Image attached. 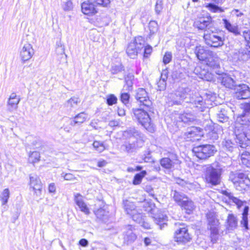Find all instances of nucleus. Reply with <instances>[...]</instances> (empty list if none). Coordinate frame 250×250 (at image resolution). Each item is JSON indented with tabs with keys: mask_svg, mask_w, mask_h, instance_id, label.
I'll list each match as a JSON object with an SVG mask.
<instances>
[{
	"mask_svg": "<svg viewBox=\"0 0 250 250\" xmlns=\"http://www.w3.org/2000/svg\"><path fill=\"white\" fill-rule=\"evenodd\" d=\"M9 197V190L8 188H5L3 190L1 194L0 195V200L2 202V205H5L7 203Z\"/></svg>",
	"mask_w": 250,
	"mask_h": 250,
	"instance_id": "nucleus-46",
	"label": "nucleus"
},
{
	"mask_svg": "<svg viewBox=\"0 0 250 250\" xmlns=\"http://www.w3.org/2000/svg\"><path fill=\"white\" fill-rule=\"evenodd\" d=\"M188 116V114H183L180 116V119L181 121L184 123L188 122V121H191V118L187 116Z\"/></svg>",
	"mask_w": 250,
	"mask_h": 250,
	"instance_id": "nucleus-59",
	"label": "nucleus"
},
{
	"mask_svg": "<svg viewBox=\"0 0 250 250\" xmlns=\"http://www.w3.org/2000/svg\"><path fill=\"white\" fill-rule=\"evenodd\" d=\"M87 118V115L85 112H81L77 115L75 117V120H69V124L71 125H75L77 123H83Z\"/></svg>",
	"mask_w": 250,
	"mask_h": 250,
	"instance_id": "nucleus-36",
	"label": "nucleus"
},
{
	"mask_svg": "<svg viewBox=\"0 0 250 250\" xmlns=\"http://www.w3.org/2000/svg\"><path fill=\"white\" fill-rule=\"evenodd\" d=\"M193 26L199 30H209L212 26L211 17L207 14L206 16L198 17L194 22Z\"/></svg>",
	"mask_w": 250,
	"mask_h": 250,
	"instance_id": "nucleus-14",
	"label": "nucleus"
},
{
	"mask_svg": "<svg viewBox=\"0 0 250 250\" xmlns=\"http://www.w3.org/2000/svg\"><path fill=\"white\" fill-rule=\"evenodd\" d=\"M73 8L72 2L70 0H68L65 2L63 6V9L65 11H70Z\"/></svg>",
	"mask_w": 250,
	"mask_h": 250,
	"instance_id": "nucleus-57",
	"label": "nucleus"
},
{
	"mask_svg": "<svg viewBox=\"0 0 250 250\" xmlns=\"http://www.w3.org/2000/svg\"><path fill=\"white\" fill-rule=\"evenodd\" d=\"M74 201L81 211L84 212L85 214H89V209L86 204L84 202L82 195L80 193L75 194Z\"/></svg>",
	"mask_w": 250,
	"mask_h": 250,
	"instance_id": "nucleus-25",
	"label": "nucleus"
},
{
	"mask_svg": "<svg viewBox=\"0 0 250 250\" xmlns=\"http://www.w3.org/2000/svg\"><path fill=\"white\" fill-rule=\"evenodd\" d=\"M207 216L208 222V229H210L211 232V241L214 243L216 241V237L218 234L219 220L212 213L207 214Z\"/></svg>",
	"mask_w": 250,
	"mask_h": 250,
	"instance_id": "nucleus-12",
	"label": "nucleus"
},
{
	"mask_svg": "<svg viewBox=\"0 0 250 250\" xmlns=\"http://www.w3.org/2000/svg\"><path fill=\"white\" fill-rule=\"evenodd\" d=\"M223 24L225 27L230 32L233 33L234 35L237 36L241 35V32L239 31L237 25H233L227 19H223Z\"/></svg>",
	"mask_w": 250,
	"mask_h": 250,
	"instance_id": "nucleus-29",
	"label": "nucleus"
},
{
	"mask_svg": "<svg viewBox=\"0 0 250 250\" xmlns=\"http://www.w3.org/2000/svg\"><path fill=\"white\" fill-rule=\"evenodd\" d=\"M30 185L35 191L37 196H40L41 194L42 184L39 177L36 174L30 175Z\"/></svg>",
	"mask_w": 250,
	"mask_h": 250,
	"instance_id": "nucleus-19",
	"label": "nucleus"
},
{
	"mask_svg": "<svg viewBox=\"0 0 250 250\" xmlns=\"http://www.w3.org/2000/svg\"><path fill=\"white\" fill-rule=\"evenodd\" d=\"M145 219L146 218H145L144 220H143V222L140 223V224L145 229H150V225H149V223L146 222Z\"/></svg>",
	"mask_w": 250,
	"mask_h": 250,
	"instance_id": "nucleus-63",
	"label": "nucleus"
},
{
	"mask_svg": "<svg viewBox=\"0 0 250 250\" xmlns=\"http://www.w3.org/2000/svg\"><path fill=\"white\" fill-rule=\"evenodd\" d=\"M185 138L188 141L194 142L198 140L201 136V132L198 128L192 126L188 129L184 134Z\"/></svg>",
	"mask_w": 250,
	"mask_h": 250,
	"instance_id": "nucleus-20",
	"label": "nucleus"
},
{
	"mask_svg": "<svg viewBox=\"0 0 250 250\" xmlns=\"http://www.w3.org/2000/svg\"><path fill=\"white\" fill-rule=\"evenodd\" d=\"M34 54V51L32 45L29 43H24L20 52V56L23 62L29 60Z\"/></svg>",
	"mask_w": 250,
	"mask_h": 250,
	"instance_id": "nucleus-17",
	"label": "nucleus"
},
{
	"mask_svg": "<svg viewBox=\"0 0 250 250\" xmlns=\"http://www.w3.org/2000/svg\"><path fill=\"white\" fill-rule=\"evenodd\" d=\"M95 214L97 218L104 223L107 222L108 220L109 212L102 208H99L95 211Z\"/></svg>",
	"mask_w": 250,
	"mask_h": 250,
	"instance_id": "nucleus-33",
	"label": "nucleus"
},
{
	"mask_svg": "<svg viewBox=\"0 0 250 250\" xmlns=\"http://www.w3.org/2000/svg\"><path fill=\"white\" fill-rule=\"evenodd\" d=\"M117 98L113 94H110L107 96L106 103L109 105H112L117 103Z\"/></svg>",
	"mask_w": 250,
	"mask_h": 250,
	"instance_id": "nucleus-53",
	"label": "nucleus"
},
{
	"mask_svg": "<svg viewBox=\"0 0 250 250\" xmlns=\"http://www.w3.org/2000/svg\"><path fill=\"white\" fill-rule=\"evenodd\" d=\"M216 151L215 146L209 144L199 145L194 146L192 149V152L195 155L202 160H206L214 155Z\"/></svg>",
	"mask_w": 250,
	"mask_h": 250,
	"instance_id": "nucleus-9",
	"label": "nucleus"
},
{
	"mask_svg": "<svg viewBox=\"0 0 250 250\" xmlns=\"http://www.w3.org/2000/svg\"><path fill=\"white\" fill-rule=\"evenodd\" d=\"M48 190L50 193H54L56 191V187L54 183H51L49 185Z\"/></svg>",
	"mask_w": 250,
	"mask_h": 250,
	"instance_id": "nucleus-60",
	"label": "nucleus"
},
{
	"mask_svg": "<svg viewBox=\"0 0 250 250\" xmlns=\"http://www.w3.org/2000/svg\"><path fill=\"white\" fill-rule=\"evenodd\" d=\"M123 71H125V69L122 64H113L110 68V72L112 74H118Z\"/></svg>",
	"mask_w": 250,
	"mask_h": 250,
	"instance_id": "nucleus-44",
	"label": "nucleus"
},
{
	"mask_svg": "<svg viewBox=\"0 0 250 250\" xmlns=\"http://www.w3.org/2000/svg\"><path fill=\"white\" fill-rule=\"evenodd\" d=\"M180 206L183 207L186 210V212L188 214H190L194 208L193 202L191 200H188V197H187V199H185L184 201H183Z\"/></svg>",
	"mask_w": 250,
	"mask_h": 250,
	"instance_id": "nucleus-40",
	"label": "nucleus"
},
{
	"mask_svg": "<svg viewBox=\"0 0 250 250\" xmlns=\"http://www.w3.org/2000/svg\"><path fill=\"white\" fill-rule=\"evenodd\" d=\"M241 108L243 112L237 118L239 124L235 126L234 132L236 136L237 142L241 146L245 147L250 145V139L246 132L247 128L250 130V102L242 104Z\"/></svg>",
	"mask_w": 250,
	"mask_h": 250,
	"instance_id": "nucleus-2",
	"label": "nucleus"
},
{
	"mask_svg": "<svg viewBox=\"0 0 250 250\" xmlns=\"http://www.w3.org/2000/svg\"><path fill=\"white\" fill-rule=\"evenodd\" d=\"M248 47L240 49L238 52V59L240 61L246 62L250 60V45Z\"/></svg>",
	"mask_w": 250,
	"mask_h": 250,
	"instance_id": "nucleus-26",
	"label": "nucleus"
},
{
	"mask_svg": "<svg viewBox=\"0 0 250 250\" xmlns=\"http://www.w3.org/2000/svg\"><path fill=\"white\" fill-rule=\"evenodd\" d=\"M206 7L212 12L215 13L218 11L220 12H223L224 11L221 7H219L213 3H208Z\"/></svg>",
	"mask_w": 250,
	"mask_h": 250,
	"instance_id": "nucleus-51",
	"label": "nucleus"
},
{
	"mask_svg": "<svg viewBox=\"0 0 250 250\" xmlns=\"http://www.w3.org/2000/svg\"><path fill=\"white\" fill-rule=\"evenodd\" d=\"M171 195L174 201L177 202L179 205L184 201L185 199H187V196L182 192L177 191L176 190H172Z\"/></svg>",
	"mask_w": 250,
	"mask_h": 250,
	"instance_id": "nucleus-37",
	"label": "nucleus"
},
{
	"mask_svg": "<svg viewBox=\"0 0 250 250\" xmlns=\"http://www.w3.org/2000/svg\"><path fill=\"white\" fill-rule=\"evenodd\" d=\"M145 41L142 37L135 38L133 42H130L126 48V52L127 55L132 59H134L144 48Z\"/></svg>",
	"mask_w": 250,
	"mask_h": 250,
	"instance_id": "nucleus-10",
	"label": "nucleus"
},
{
	"mask_svg": "<svg viewBox=\"0 0 250 250\" xmlns=\"http://www.w3.org/2000/svg\"><path fill=\"white\" fill-rule=\"evenodd\" d=\"M121 101L128 108L130 107L129 104L130 95L127 93H123L121 95Z\"/></svg>",
	"mask_w": 250,
	"mask_h": 250,
	"instance_id": "nucleus-45",
	"label": "nucleus"
},
{
	"mask_svg": "<svg viewBox=\"0 0 250 250\" xmlns=\"http://www.w3.org/2000/svg\"><path fill=\"white\" fill-rule=\"evenodd\" d=\"M40 154L38 151H33L29 155V161L32 163H35L40 160Z\"/></svg>",
	"mask_w": 250,
	"mask_h": 250,
	"instance_id": "nucleus-48",
	"label": "nucleus"
},
{
	"mask_svg": "<svg viewBox=\"0 0 250 250\" xmlns=\"http://www.w3.org/2000/svg\"><path fill=\"white\" fill-rule=\"evenodd\" d=\"M133 221L138 224L143 222L146 216L142 213V210L138 209L136 212H134L130 216Z\"/></svg>",
	"mask_w": 250,
	"mask_h": 250,
	"instance_id": "nucleus-39",
	"label": "nucleus"
},
{
	"mask_svg": "<svg viewBox=\"0 0 250 250\" xmlns=\"http://www.w3.org/2000/svg\"><path fill=\"white\" fill-rule=\"evenodd\" d=\"M239 74L238 72H235L232 74L224 73L220 76L219 80L224 87L232 89L236 86L239 81V79L237 77Z\"/></svg>",
	"mask_w": 250,
	"mask_h": 250,
	"instance_id": "nucleus-11",
	"label": "nucleus"
},
{
	"mask_svg": "<svg viewBox=\"0 0 250 250\" xmlns=\"http://www.w3.org/2000/svg\"><path fill=\"white\" fill-rule=\"evenodd\" d=\"M61 176L65 180H73L75 179L74 176L71 173H65L62 172L61 174Z\"/></svg>",
	"mask_w": 250,
	"mask_h": 250,
	"instance_id": "nucleus-58",
	"label": "nucleus"
},
{
	"mask_svg": "<svg viewBox=\"0 0 250 250\" xmlns=\"http://www.w3.org/2000/svg\"><path fill=\"white\" fill-rule=\"evenodd\" d=\"M149 33L148 37L151 39L158 31L159 27L157 22L155 21H151L148 24Z\"/></svg>",
	"mask_w": 250,
	"mask_h": 250,
	"instance_id": "nucleus-38",
	"label": "nucleus"
},
{
	"mask_svg": "<svg viewBox=\"0 0 250 250\" xmlns=\"http://www.w3.org/2000/svg\"><path fill=\"white\" fill-rule=\"evenodd\" d=\"M249 210V207L248 206H245L243 209L242 214V220L240 222L241 226L244 227L246 230L249 229L248 218Z\"/></svg>",
	"mask_w": 250,
	"mask_h": 250,
	"instance_id": "nucleus-35",
	"label": "nucleus"
},
{
	"mask_svg": "<svg viewBox=\"0 0 250 250\" xmlns=\"http://www.w3.org/2000/svg\"><path fill=\"white\" fill-rule=\"evenodd\" d=\"M190 91L188 88L179 87L176 90L168 94L167 103L169 106L182 104L185 100L190 103L196 111L203 112L208 108L207 102L212 101L213 96L210 94H206V98L204 100L202 97H192L189 100L187 99L190 96Z\"/></svg>",
	"mask_w": 250,
	"mask_h": 250,
	"instance_id": "nucleus-1",
	"label": "nucleus"
},
{
	"mask_svg": "<svg viewBox=\"0 0 250 250\" xmlns=\"http://www.w3.org/2000/svg\"><path fill=\"white\" fill-rule=\"evenodd\" d=\"M79 244L82 247H86L88 244V242L86 239L83 238L79 241Z\"/></svg>",
	"mask_w": 250,
	"mask_h": 250,
	"instance_id": "nucleus-61",
	"label": "nucleus"
},
{
	"mask_svg": "<svg viewBox=\"0 0 250 250\" xmlns=\"http://www.w3.org/2000/svg\"><path fill=\"white\" fill-rule=\"evenodd\" d=\"M168 74V72L167 69L162 70L160 79L157 82L158 90L161 91L164 90L166 89Z\"/></svg>",
	"mask_w": 250,
	"mask_h": 250,
	"instance_id": "nucleus-27",
	"label": "nucleus"
},
{
	"mask_svg": "<svg viewBox=\"0 0 250 250\" xmlns=\"http://www.w3.org/2000/svg\"><path fill=\"white\" fill-rule=\"evenodd\" d=\"M152 217L155 223L159 226L160 229H162L165 226H167L166 222L167 221V217L161 210L157 209V213L154 214Z\"/></svg>",
	"mask_w": 250,
	"mask_h": 250,
	"instance_id": "nucleus-22",
	"label": "nucleus"
},
{
	"mask_svg": "<svg viewBox=\"0 0 250 250\" xmlns=\"http://www.w3.org/2000/svg\"><path fill=\"white\" fill-rule=\"evenodd\" d=\"M163 8V1L162 0H157L155 6V11L157 14H159Z\"/></svg>",
	"mask_w": 250,
	"mask_h": 250,
	"instance_id": "nucleus-54",
	"label": "nucleus"
},
{
	"mask_svg": "<svg viewBox=\"0 0 250 250\" xmlns=\"http://www.w3.org/2000/svg\"><path fill=\"white\" fill-rule=\"evenodd\" d=\"M203 38L206 43L211 47L218 48L224 43V38L221 35V33L214 32L211 29L204 33Z\"/></svg>",
	"mask_w": 250,
	"mask_h": 250,
	"instance_id": "nucleus-7",
	"label": "nucleus"
},
{
	"mask_svg": "<svg viewBox=\"0 0 250 250\" xmlns=\"http://www.w3.org/2000/svg\"><path fill=\"white\" fill-rule=\"evenodd\" d=\"M143 49H144V57L145 58L148 57V56L151 53L152 50V47L150 45L144 46Z\"/></svg>",
	"mask_w": 250,
	"mask_h": 250,
	"instance_id": "nucleus-56",
	"label": "nucleus"
},
{
	"mask_svg": "<svg viewBox=\"0 0 250 250\" xmlns=\"http://www.w3.org/2000/svg\"><path fill=\"white\" fill-rule=\"evenodd\" d=\"M123 208L126 214L131 216L133 213L136 212L138 209L134 204L128 200H124L123 202Z\"/></svg>",
	"mask_w": 250,
	"mask_h": 250,
	"instance_id": "nucleus-28",
	"label": "nucleus"
},
{
	"mask_svg": "<svg viewBox=\"0 0 250 250\" xmlns=\"http://www.w3.org/2000/svg\"><path fill=\"white\" fill-rule=\"evenodd\" d=\"M107 164V162L105 160H100L97 163V166L99 167H104Z\"/></svg>",
	"mask_w": 250,
	"mask_h": 250,
	"instance_id": "nucleus-64",
	"label": "nucleus"
},
{
	"mask_svg": "<svg viewBox=\"0 0 250 250\" xmlns=\"http://www.w3.org/2000/svg\"><path fill=\"white\" fill-rule=\"evenodd\" d=\"M20 101V96L17 95L15 93H11L6 103L7 110L9 112L17 110Z\"/></svg>",
	"mask_w": 250,
	"mask_h": 250,
	"instance_id": "nucleus-18",
	"label": "nucleus"
},
{
	"mask_svg": "<svg viewBox=\"0 0 250 250\" xmlns=\"http://www.w3.org/2000/svg\"><path fill=\"white\" fill-rule=\"evenodd\" d=\"M172 54L170 52H166L163 57V62L165 64L168 63L171 60Z\"/></svg>",
	"mask_w": 250,
	"mask_h": 250,
	"instance_id": "nucleus-55",
	"label": "nucleus"
},
{
	"mask_svg": "<svg viewBox=\"0 0 250 250\" xmlns=\"http://www.w3.org/2000/svg\"><path fill=\"white\" fill-rule=\"evenodd\" d=\"M146 175V171L143 170L139 173H137L134 177L133 184L134 185H139L143 178Z\"/></svg>",
	"mask_w": 250,
	"mask_h": 250,
	"instance_id": "nucleus-43",
	"label": "nucleus"
},
{
	"mask_svg": "<svg viewBox=\"0 0 250 250\" xmlns=\"http://www.w3.org/2000/svg\"><path fill=\"white\" fill-rule=\"evenodd\" d=\"M229 178L237 190L243 192L250 190V179L247 174L243 172H231Z\"/></svg>",
	"mask_w": 250,
	"mask_h": 250,
	"instance_id": "nucleus-5",
	"label": "nucleus"
},
{
	"mask_svg": "<svg viewBox=\"0 0 250 250\" xmlns=\"http://www.w3.org/2000/svg\"><path fill=\"white\" fill-rule=\"evenodd\" d=\"M135 98L139 103L140 106H143L147 110H149L152 106V103L150 100L147 93L144 88H139L136 92Z\"/></svg>",
	"mask_w": 250,
	"mask_h": 250,
	"instance_id": "nucleus-15",
	"label": "nucleus"
},
{
	"mask_svg": "<svg viewBox=\"0 0 250 250\" xmlns=\"http://www.w3.org/2000/svg\"><path fill=\"white\" fill-rule=\"evenodd\" d=\"M124 78L125 84L127 87V90L128 91L131 90L132 89L133 81L134 78V75L132 73H128L127 74H125Z\"/></svg>",
	"mask_w": 250,
	"mask_h": 250,
	"instance_id": "nucleus-41",
	"label": "nucleus"
},
{
	"mask_svg": "<svg viewBox=\"0 0 250 250\" xmlns=\"http://www.w3.org/2000/svg\"><path fill=\"white\" fill-rule=\"evenodd\" d=\"M194 53L200 61H205L209 66L213 68L219 67V64L213 58L208 57L213 55V53L212 51L205 50L203 46L199 45L196 47Z\"/></svg>",
	"mask_w": 250,
	"mask_h": 250,
	"instance_id": "nucleus-8",
	"label": "nucleus"
},
{
	"mask_svg": "<svg viewBox=\"0 0 250 250\" xmlns=\"http://www.w3.org/2000/svg\"><path fill=\"white\" fill-rule=\"evenodd\" d=\"M152 106L149 110H147L143 106L138 108H133L132 110L133 119L137 121L144 128L149 131L151 130L152 126L148 112H152Z\"/></svg>",
	"mask_w": 250,
	"mask_h": 250,
	"instance_id": "nucleus-4",
	"label": "nucleus"
},
{
	"mask_svg": "<svg viewBox=\"0 0 250 250\" xmlns=\"http://www.w3.org/2000/svg\"><path fill=\"white\" fill-rule=\"evenodd\" d=\"M235 135H236L235 134ZM236 137V136H235ZM235 141L237 144H234L230 140L224 139L222 142V147L229 152H232L233 151H236L238 149V147H240L242 148H246L247 146L245 147H242L240 146L239 143L237 142L236 137L235 138Z\"/></svg>",
	"mask_w": 250,
	"mask_h": 250,
	"instance_id": "nucleus-23",
	"label": "nucleus"
},
{
	"mask_svg": "<svg viewBox=\"0 0 250 250\" xmlns=\"http://www.w3.org/2000/svg\"><path fill=\"white\" fill-rule=\"evenodd\" d=\"M234 97L237 99H246L250 97L249 87L245 84H239L235 87Z\"/></svg>",
	"mask_w": 250,
	"mask_h": 250,
	"instance_id": "nucleus-16",
	"label": "nucleus"
},
{
	"mask_svg": "<svg viewBox=\"0 0 250 250\" xmlns=\"http://www.w3.org/2000/svg\"><path fill=\"white\" fill-rule=\"evenodd\" d=\"M80 103V100L79 98L73 97L66 102L64 104V106L68 109L71 110L76 108L78 104Z\"/></svg>",
	"mask_w": 250,
	"mask_h": 250,
	"instance_id": "nucleus-34",
	"label": "nucleus"
},
{
	"mask_svg": "<svg viewBox=\"0 0 250 250\" xmlns=\"http://www.w3.org/2000/svg\"><path fill=\"white\" fill-rule=\"evenodd\" d=\"M238 221L236 217L232 214L228 216L226 227L228 230H233L237 227Z\"/></svg>",
	"mask_w": 250,
	"mask_h": 250,
	"instance_id": "nucleus-30",
	"label": "nucleus"
},
{
	"mask_svg": "<svg viewBox=\"0 0 250 250\" xmlns=\"http://www.w3.org/2000/svg\"><path fill=\"white\" fill-rule=\"evenodd\" d=\"M94 2L89 0L87 2H84L82 4V11L85 15H92L97 13Z\"/></svg>",
	"mask_w": 250,
	"mask_h": 250,
	"instance_id": "nucleus-24",
	"label": "nucleus"
},
{
	"mask_svg": "<svg viewBox=\"0 0 250 250\" xmlns=\"http://www.w3.org/2000/svg\"><path fill=\"white\" fill-rule=\"evenodd\" d=\"M240 35H242L244 38L247 43V46L250 45V30L246 29L243 31Z\"/></svg>",
	"mask_w": 250,
	"mask_h": 250,
	"instance_id": "nucleus-50",
	"label": "nucleus"
},
{
	"mask_svg": "<svg viewBox=\"0 0 250 250\" xmlns=\"http://www.w3.org/2000/svg\"><path fill=\"white\" fill-rule=\"evenodd\" d=\"M132 229L133 227L131 225H128L125 228L124 232V242L127 245L133 243L137 238L136 235Z\"/></svg>",
	"mask_w": 250,
	"mask_h": 250,
	"instance_id": "nucleus-21",
	"label": "nucleus"
},
{
	"mask_svg": "<svg viewBox=\"0 0 250 250\" xmlns=\"http://www.w3.org/2000/svg\"><path fill=\"white\" fill-rule=\"evenodd\" d=\"M98 5L107 7L110 3V0H91Z\"/></svg>",
	"mask_w": 250,
	"mask_h": 250,
	"instance_id": "nucleus-52",
	"label": "nucleus"
},
{
	"mask_svg": "<svg viewBox=\"0 0 250 250\" xmlns=\"http://www.w3.org/2000/svg\"><path fill=\"white\" fill-rule=\"evenodd\" d=\"M179 228L175 232L174 240L179 244L185 245L189 242L191 238L185 225L181 224Z\"/></svg>",
	"mask_w": 250,
	"mask_h": 250,
	"instance_id": "nucleus-13",
	"label": "nucleus"
},
{
	"mask_svg": "<svg viewBox=\"0 0 250 250\" xmlns=\"http://www.w3.org/2000/svg\"><path fill=\"white\" fill-rule=\"evenodd\" d=\"M223 169L220 167H214L209 166L207 167L205 173L206 182L212 186L219 185L221 182V175Z\"/></svg>",
	"mask_w": 250,
	"mask_h": 250,
	"instance_id": "nucleus-6",
	"label": "nucleus"
},
{
	"mask_svg": "<svg viewBox=\"0 0 250 250\" xmlns=\"http://www.w3.org/2000/svg\"><path fill=\"white\" fill-rule=\"evenodd\" d=\"M177 159L171 160L169 158H163L160 160V164L161 166L167 169H171L174 167Z\"/></svg>",
	"mask_w": 250,
	"mask_h": 250,
	"instance_id": "nucleus-31",
	"label": "nucleus"
},
{
	"mask_svg": "<svg viewBox=\"0 0 250 250\" xmlns=\"http://www.w3.org/2000/svg\"><path fill=\"white\" fill-rule=\"evenodd\" d=\"M233 202L236 203V204L237 206V207L239 208H240V207L243 205L242 201H241V200H239L236 198H234Z\"/></svg>",
	"mask_w": 250,
	"mask_h": 250,
	"instance_id": "nucleus-62",
	"label": "nucleus"
},
{
	"mask_svg": "<svg viewBox=\"0 0 250 250\" xmlns=\"http://www.w3.org/2000/svg\"><path fill=\"white\" fill-rule=\"evenodd\" d=\"M215 116L217 120L220 123H225L228 121L229 117L227 115V111L224 108H218Z\"/></svg>",
	"mask_w": 250,
	"mask_h": 250,
	"instance_id": "nucleus-32",
	"label": "nucleus"
},
{
	"mask_svg": "<svg viewBox=\"0 0 250 250\" xmlns=\"http://www.w3.org/2000/svg\"><path fill=\"white\" fill-rule=\"evenodd\" d=\"M241 161L243 165L248 167H250V153L243 152L241 155Z\"/></svg>",
	"mask_w": 250,
	"mask_h": 250,
	"instance_id": "nucleus-42",
	"label": "nucleus"
},
{
	"mask_svg": "<svg viewBox=\"0 0 250 250\" xmlns=\"http://www.w3.org/2000/svg\"><path fill=\"white\" fill-rule=\"evenodd\" d=\"M125 135H127L129 138L128 141L125 142L122 146L126 152H132L143 146L144 136L138 130L134 128H130L125 131Z\"/></svg>",
	"mask_w": 250,
	"mask_h": 250,
	"instance_id": "nucleus-3",
	"label": "nucleus"
},
{
	"mask_svg": "<svg viewBox=\"0 0 250 250\" xmlns=\"http://www.w3.org/2000/svg\"><path fill=\"white\" fill-rule=\"evenodd\" d=\"M56 52L59 55H62L64 54V46L62 43L61 41H58L56 42Z\"/></svg>",
	"mask_w": 250,
	"mask_h": 250,
	"instance_id": "nucleus-49",
	"label": "nucleus"
},
{
	"mask_svg": "<svg viewBox=\"0 0 250 250\" xmlns=\"http://www.w3.org/2000/svg\"><path fill=\"white\" fill-rule=\"evenodd\" d=\"M94 148L98 152H102L106 149L103 142L95 141L93 143Z\"/></svg>",
	"mask_w": 250,
	"mask_h": 250,
	"instance_id": "nucleus-47",
	"label": "nucleus"
}]
</instances>
